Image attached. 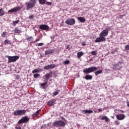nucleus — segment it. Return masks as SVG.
<instances>
[{
  "instance_id": "39448f33",
  "label": "nucleus",
  "mask_w": 129,
  "mask_h": 129,
  "mask_svg": "<svg viewBox=\"0 0 129 129\" xmlns=\"http://www.w3.org/2000/svg\"><path fill=\"white\" fill-rule=\"evenodd\" d=\"M7 58L8 59V63H12V62H16L17 60H19L20 59V56L18 55H15V56H6Z\"/></svg>"
},
{
  "instance_id": "f3484780",
  "label": "nucleus",
  "mask_w": 129,
  "mask_h": 129,
  "mask_svg": "<svg viewBox=\"0 0 129 129\" xmlns=\"http://www.w3.org/2000/svg\"><path fill=\"white\" fill-rule=\"evenodd\" d=\"M13 32L16 34H21V33H22V29H19V28L16 27L13 30Z\"/></svg>"
},
{
  "instance_id": "7ed1b4c3",
  "label": "nucleus",
  "mask_w": 129,
  "mask_h": 129,
  "mask_svg": "<svg viewBox=\"0 0 129 129\" xmlns=\"http://www.w3.org/2000/svg\"><path fill=\"white\" fill-rule=\"evenodd\" d=\"M52 125L55 127H64L66 124L62 120H57L53 122Z\"/></svg>"
},
{
  "instance_id": "0eeeda50",
  "label": "nucleus",
  "mask_w": 129,
  "mask_h": 129,
  "mask_svg": "<svg viewBox=\"0 0 129 129\" xmlns=\"http://www.w3.org/2000/svg\"><path fill=\"white\" fill-rule=\"evenodd\" d=\"M29 120H30V118H29L28 116H23L19 120L18 123L19 124H21V123H27V122H29Z\"/></svg>"
},
{
  "instance_id": "6ab92c4d",
  "label": "nucleus",
  "mask_w": 129,
  "mask_h": 129,
  "mask_svg": "<svg viewBox=\"0 0 129 129\" xmlns=\"http://www.w3.org/2000/svg\"><path fill=\"white\" fill-rule=\"evenodd\" d=\"M82 112H83L85 114H86V113L90 114L92 113L93 112V111L91 110H83Z\"/></svg>"
},
{
  "instance_id": "f257e3e1",
  "label": "nucleus",
  "mask_w": 129,
  "mask_h": 129,
  "mask_svg": "<svg viewBox=\"0 0 129 129\" xmlns=\"http://www.w3.org/2000/svg\"><path fill=\"white\" fill-rule=\"evenodd\" d=\"M108 36V29H104L100 33L99 37H97L95 40V43H99L100 42H105L106 38L105 37Z\"/></svg>"
},
{
  "instance_id": "c85d7f7f",
  "label": "nucleus",
  "mask_w": 129,
  "mask_h": 129,
  "mask_svg": "<svg viewBox=\"0 0 129 129\" xmlns=\"http://www.w3.org/2000/svg\"><path fill=\"white\" fill-rule=\"evenodd\" d=\"M102 73V70H100L99 71H96L95 72V75L97 76V75H99V74H101Z\"/></svg>"
},
{
  "instance_id": "a18cd8bd",
  "label": "nucleus",
  "mask_w": 129,
  "mask_h": 129,
  "mask_svg": "<svg viewBox=\"0 0 129 129\" xmlns=\"http://www.w3.org/2000/svg\"><path fill=\"white\" fill-rule=\"evenodd\" d=\"M98 110L99 112H101V111H102V109H98Z\"/></svg>"
},
{
  "instance_id": "4be33fe9",
  "label": "nucleus",
  "mask_w": 129,
  "mask_h": 129,
  "mask_svg": "<svg viewBox=\"0 0 129 129\" xmlns=\"http://www.w3.org/2000/svg\"><path fill=\"white\" fill-rule=\"evenodd\" d=\"M84 78L86 79V80H91L93 78V77L90 75H86Z\"/></svg>"
},
{
  "instance_id": "6e6552de",
  "label": "nucleus",
  "mask_w": 129,
  "mask_h": 129,
  "mask_svg": "<svg viewBox=\"0 0 129 129\" xmlns=\"http://www.w3.org/2000/svg\"><path fill=\"white\" fill-rule=\"evenodd\" d=\"M58 52V49H47L45 51V55H50L51 54H55Z\"/></svg>"
},
{
  "instance_id": "dca6fc26",
  "label": "nucleus",
  "mask_w": 129,
  "mask_h": 129,
  "mask_svg": "<svg viewBox=\"0 0 129 129\" xmlns=\"http://www.w3.org/2000/svg\"><path fill=\"white\" fill-rule=\"evenodd\" d=\"M41 72H43V69L38 68V69H36L34 70L32 72V73H33V74H35V73H36V74L41 73Z\"/></svg>"
},
{
  "instance_id": "ea45409f",
  "label": "nucleus",
  "mask_w": 129,
  "mask_h": 129,
  "mask_svg": "<svg viewBox=\"0 0 129 129\" xmlns=\"http://www.w3.org/2000/svg\"><path fill=\"white\" fill-rule=\"evenodd\" d=\"M115 123L116 125H119V124H120V122L118 120L115 121Z\"/></svg>"
},
{
  "instance_id": "1a4fd4ad",
  "label": "nucleus",
  "mask_w": 129,
  "mask_h": 129,
  "mask_svg": "<svg viewBox=\"0 0 129 129\" xmlns=\"http://www.w3.org/2000/svg\"><path fill=\"white\" fill-rule=\"evenodd\" d=\"M21 9L22 7L20 6L14 7L13 9L9 10L8 13V14H12V13H17V12H19V11Z\"/></svg>"
},
{
  "instance_id": "9b49d317",
  "label": "nucleus",
  "mask_w": 129,
  "mask_h": 129,
  "mask_svg": "<svg viewBox=\"0 0 129 129\" xmlns=\"http://www.w3.org/2000/svg\"><path fill=\"white\" fill-rule=\"evenodd\" d=\"M39 29L43 31H48L50 29V27L46 24H42L39 26Z\"/></svg>"
},
{
  "instance_id": "de8ad7c7",
  "label": "nucleus",
  "mask_w": 129,
  "mask_h": 129,
  "mask_svg": "<svg viewBox=\"0 0 129 129\" xmlns=\"http://www.w3.org/2000/svg\"><path fill=\"white\" fill-rule=\"evenodd\" d=\"M127 106H128V107H129V101L127 102Z\"/></svg>"
},
{
  "instance_id": "4468645a",
  "label": "nucleus",
  "mask_w": 129,
  "mask_h": 129,
  "mask_svg": "<svg viewBox=\"0 0 129 129\" xmlns=\"http://www.w3.org/2000/svg\"><path fill=\"white\" fill-rule=\"evenodd\" d=\"M116 117L118 120H122L123 119H124L125 116L124 114H119L116 116Z\"/></svg>"
},
{
  "instance_id": "473e14b6",
  "label": "nucleus",
  "mask_w": 129,
  "mask_h": 129,
  "mask_svg": "<svg viewBox=\"0 0 129 129\" xmlns=\"http://www.w3.org/2000/svg\"><path fill=\"white\" fill-rule=\"evenodd\" d=\"M64 65H68V64H70V61L67 60L64 61Z\"/></svg>"
},
{
  "instance_id": "cd10ccee",
  "label": "nucleus",
  "mask_w": 129,
  "mask_h": 129,
  "mask_svg": "<svg viewBox=\"0 0 129 129\" xmlns=\"http://www.w3.org/2000/svg\"><path fill=\"white\" fill-rule=\"evenodd\" d=\"M25 40L26 41H33V37H32V36H27Z\"/></svg>"
},
{
  "instance_id": "72a5a7b5",
  "label": "nucleus",
  "mask_w": 129,
  "mask_h": 129,
  "mask_svg": "<svg viewBox=\"0 0 129 129\" xmlns=\"http://www.w3.org/2000/svg\"><path fill=\"white\" fill-rule=\"evenodd\" d=\"M97 52V51H92L91 52L92 55H93L94 56L97 55V52Z\"/></svg>"
},
{
  "instance_id": "a211bd4d",
  "label": "nucleus",
  "mask_w": 129,
  "mask_h": 129,
  "mask_svg": "<svg viewBox=\"0 0 129 129\" xmlns=\"http://www.w3.org/2000/svg\"><path fill=\"white\" fill-rule=\"evenodd\" d=\"M44 79L45 80H49L51 77H52V75L49 74V73H47L44 76Z\"/></svg>"
},
{
  "instance_id": "2eb2a0df",
  "label": "nucleus",
  "mask_w": 129,
  "mask_h": 129,
  "mask_svg": "<svg viewBox=\"0 0 129 129\" xmlns=\"http://www.w3.org/2000/svg\"><path fill=\"white\" fill-rule=\"evenodd\" d=\"M121 64L122 62L119 61L117 63L114 64V67H115L116 69H118V70H119V69H121V68H122Z\"/></svg>"
},
{
  "instance_id": "c9c22d12",
  "label": "nucleus",
  "mask_w": 129,
  "mask_h": 129,
  "mask_svg": "<svg viewBox=\"0 0 129 129\" xmlns=\"http://www.w3.org/2000/svg\"><path fill=\"white\" fill-rule=\"evenodd\" d=\"M41 40V37H39L38 38H36V39L33 41V43H37V42H39Z\"/></svg>"
},
{
  "instance_id": "603ef678",
  "label": "nucleus",
  "mask_w": 129,
  "mask_h": 129,
  "mask_svg": "<svg viewBox=\"0 0 129 129\" xmlns=\"http://www.w3.org/2000/svg\"><path fill=\"white\" fill-rule=\"evenodd\" d=\"M0 76H1V74H0Z\"/></svg>"
},
{
  "instance_id": "bb28decb",
  "label": "nucleus",
  "mask_w": 129,
  "mask_h": 129,
  "mask_svg": "<svg viewBox=\"0 0 129 129\" xmlns=\"http://www.w3.org/2000/svg\"><path fill=\"white\" fill-rule=\"evenodd\" d=\"M38 2L40 5H45L46 0H38Z\"/></svg>"
},
{
  "instance_id": "3c124183",
  "label": "nucleus",
  "mask_w": 129,
  "mask_h": 129,
  "mask_svg": "<svg viewBox=\"0 0 129 129\" xmlns=\"http://www.w3.org/2000/svg\"><path fill=\"white\" fill-rule=\"evenodd\" d=\"M108 30H111V29H110V28H108Z\"/></svg>"
},
{
  "instance_id": "b1692460",
  "label": "nucleus",
  "mask_w": 129,
  "mask_h": 129,
  "mask_svg": "<svg viewBox=\"0 0 129 129\" xmlns=\"http://www.w3.org/2000/svg\"><path fill=\"white\" fill-rule=\"evenodd\" d=\"M84 55V53L83 51H80L77 53V57L78 58H81L82 56Z\"/></svg>"
},
{
  "instance_id": "9d476101",
  "label": "nucleus",
  "mask_w": 129,
  "mask_h": 129,
  "mask_svg": "<svg viewBox=\"0 0 129 129\" xmlns=\"http://www.w3.org/2000/svg\"><path fill=\"white\" fill-rule=\"evenodd\" d=\"M65 23L67 25H70V26H73L75 24V19L74 18L68 19L66 20Z\"/></svg>"
},
{
  "instance_id": "8fccbe9b",
  "label": "nucleus",
  "mask_w": 129,
  "mask_h": 129,
  "mask_svg": "<svg viewBox=\"0 0 129 129\" xmlns=\"http://www.w3.org/2000/svg\"><path fill=\"white\" fill-rule=\"evenodd\" d=\"M120 111H121V112H123V111H122V110H121Z\"/></svg>"
},
{
  "instance_id": "393cba45",
  "label": "nucleus",
  "mask_w": 129,
  "mask_h": 129,
  "mask_svg": "<svg viewBox=\"0 0 129 129\" xmlns=\"http://www.w3.org/2000/svg\"><path fill=\"white\" fill-rule=\"evenodd\" d=\"M5 16V11L3 9V8L0 9V17H3Z\"/></svg>"
},
{
  "instance_id": "4c0bfd02",
  "label": "nucleus",
  "mask_w": 129,
  "mask_h": 129,
  "mask_svg": "<svg viewBox=\"0 0 129 129\" xmlns=\"http://www.w3.org/2000/svg\"><path fill=\"white\" fill-rule=\"evenodd\" d=\"M125 49L126 51H129V44L125 45Z\"/></svg>"
},
{
  "instance_id": "09e8293b",
  "label": "nucleus",
  "mask_w": 129,
  "mask_h": 129,
  "mask_svg": "<svg viewBox=\"0 0 129 129\" xmlns=\"http://www.w3.org/2000/svg\"><path fill=\"white\" fill-rule=\"evenodd\" d=\"M49 74H50V75H52V74H53V72H50Z\"/></svg>"
},
{
  "instance_id": "20e7f679",
  "label": "nucleus",
  "mask_w": 129,
  "mask_h": 129,
  "mask_svg": "<svg viewBox=\"0 0 129 129\" xmlns=\"http://www.w3.org/2000/svg\"><path fill=\"white\" fill-rule=\"evenodd\" d=\"M97 71V68L96 67H91L89 68L85 69L83 72L85 74H89V73H92V72H94V71Z\"/></svg>"
},
{
  "instance_id": "e433bc0d",
  "label": "nucleus",
  "mask_w": 129,
  "mask_h": 129,
  "mask_svg": "<svg viewBox=\"0 0 129 129\" xmlns=\"http://www.w3.org/2000/svg\"><path fill=\"white\" fill-rule=\"evenodd\" d=\"M44 45V43H37L36 44V46H37L38 47H40L41 46H43Z\"/></svg>"
},
{
  "instance_id": "f704fd0d",
  "label": "nucleus",
  "mask_w": 129,
  "mask_h": 129,
  "mask_svg": "<svg viewBox=\"0 0 129 129\" xmlns=\"http://www.w3.org/2000/svg\"><path fill=\"white\" fill-rule=\"evenodd\" d=\"M7 35V32L5 31L3 32V33L2 34V37H3V38H5V37H6Z\"/></svg>"
},
{
  "instance_id": "5701e85b",
  "label": "nucleus",
  "mask_w": 129,
  "mask_h": 129,
  "mask_svg": "<svg viewBox=\"0 0 129 129\" xmlns=\"http://www.w3.org/2000/svg\"><path fill=\"white\" fill-rule=\"evenodd\" d=\"M78 19L79 21H80L81 23H85L86 19L85 18L82 17H78Z\"/></svg>"
},
{
  "instance_id": "f03ea898",
  "label": "nucleus",
  "mask_w": 129,
  "mask_h": 129,
  "mask_svg": "<svg viewBox=\"0 0 129 129\" xmlns=\"http://www.w3.org/2000/svg\"><path fill=\"white\" fill-rule=\"evenodd\" d=\"M36 0H30L29 2H26L25 6L26 7L27 11H29L36 7Z\"/></svg>"
},
{
  "instance_id": "49530a36",
  "label": "nucleus",
  "mask_w": 129,
  "mask_h": 129,
  "mask_svg": "<svg viewBox=\"0 0 129 129\" xmlns=\"http://www.w3.org/2000/svg\"><path fill=\"white\" fill-rule=\"evenodd\" d=\"M85 45H86V44L85 43V42H84L82 43V45L83 46H85Z\"/></svg>"
},
{
  "instance_id": "ddd939ff",
  "label": "nucleus",
  "mask_w": 129,
  "mask_h": 129,
  "mask_svg": "<svg viewBox=\"0 0 129 129\" xmlns=\"http://www.w3.org/2000/svg\"><path fill=\"white\" fill-rule=\"evenodd\" d=\"M54 104H56V99H52L47 102V105L50 106H53Z\"/></svg>"
},
{
  "instance_id": "58836bf2",
  "label": "nucleus",
  "mask_w": 129,
  "mask_h": 129,
  "mask_svg": "<svg viewBox=\"0 0 129 129\" xmlns=\"http://www.w3.org/2000/svg\"><path fill=\"white\" fill-rule=\"evenodd\" d=\"M45 5H46L47 6H52V3L47 2L45 3Z\"/></svg>"
},
{
  "instance_id": "aec40b11",
  "label": "nucleus",
  "mask_w": 129,
  "mask_h": 129,
  "mask_svg": "<svg viewBox=\"0 0 129 129\" xmlns=\"http://www.w3.org/2000/svg\"><path fill=\"white\" fill-rule=\"evenodd\" d=\"M39 113H41V109L37 110L35 113H33L32 114V117H36V116H38Z\"/></svg>"
},
{
  "instance_id": "37998d69",
  "label": "nucleus",
  "mask_w": 129,
  "mask_h": 129,
  "mask_svg": "<svg viewBox=\"0 0 129 129\" xmlns=\"http://www.w3.org/2000/svg\"><path fill=\"white\" fill-rule=\"evenodd\" d=\"M29 19H34V15L29 16Z\"/></svg>"
},
{
  "instance_id": "a878e982",
  "label": "nucleus",
  "mask_w": 129,
  "mask_h": 129,
  "mask_svg": "<svg viewBox=\"0 0 129 129\" xmlns=\"http://www.w3.org/2000/svg\"><path fill=\"white\" fill-rule=\"evenodd\" d=\"M47 84H48V81H46L45 83L41 84L40 85L41 87H43V89H46V88H47L45 87V85H47Z\"/></svg>"
},
{
  "instance_id": "79ce46f5",
  "label": "nucleus",
  "mask_w": 129,
  "mask_h": 129,
  "mask_svg": "<svg viewBox=\"0 0 129 129\" xmlns=\"http://www.w3.org/2000/svg\"><path fill=\"white\" fill-rule=\"evenodd\" d=\"M59 92L56 91L53 93V95H58Z\"/></svg>"
},
{
  "instance_id": "412c9836",
  "label": "nucleus",
  "mask_w": 129,
  "mask_h": 129,
  "mask_svg": "<svg viewBox=\"0 0 129 129\" xmlns=\"http://www.w3.org/2000/svg\"><path fill=\"white\" fill-rule=\"evenodd\" d=\"M102 120H105L106 122H109L110 121V119L107 117L106 116H104L101 117Z\"/></svg>"
},
{
  "instance_id": "423d86ee",
  "label": "nucleus",
  "mask_w": 129,
  "mask_h": 129,
  "mask_svg": "<svg viewBox=\"0 0 129 129\" xmlns=\"http://www.w3.org/2000/svg\"><path fill=\"white\" fill-rule=\"evenodd\" d=\"M26 112H27V111L26 110H15L13 114L14 115H15V116H18V115H25L26 114Z\"/></svg>"
},
{
  "instance_id": "2f4dec72",
  "label": "nucleus",
  "mask_w": 129,
  "mask_h": 129,
  "mask_svg": "<svg viewBox=\"0 0 129 129\" xmlns=\"http://www.w3.org/2000/svg\"><path fill=\"white\" fill-rule=\"evenodd\" d=\"M19 23H20V20H17V21H13V26H14V27H16V25H17V24H19Z\"/></svg>"
},
{
  "instance_id": "f8f14e48",
  "label": "nucleus",
  "mask_w": 129,
  "mask_h": 129,
  "mask_svg": "<svg viewBox=\"0 0 129 129\" xmlns=\"http://www.w3.org/2000/svg\"><path fill=\"white\" fill-rule=\"evenodd\" d=\"M56 67V64H48L47 66H45L44 67V70H49V69H54Z\"/></svg>"
},
{
  "instance_id": "c03bdc74",
  "label": "nucleus",
  "mask_w": 129,
  "mask_h": 129,
  "mask_svg": "<svg viewBox=\"0 0 129 129\" xmlns=\"http://www.w3.org/2000/svg\"><path fill=\"white\" fill-rule=\"evenodd\" d=\"M16 129H22V127L21 126H16L15 127Z\"/></svg>"
},
{
  "instance_id": "7c9ffc66",
  "label": "nucleus",
  "mask_w": 129,
  "mask_h": 129,
  "mask_svg": "<svg viewBox=\"0 0 129 129\" xmlns=\"http://www.w3.org/2000/svg\"><path fill=\"white\" fill-rule=\"evenodd\" d=\"M33 77L34 78H39V77H41V75H40V74L36 73L33 75Z\"/></svg>"
},
{
  "instance_id": "a19ab883",
  "label": "nucleus",
  "mask_w": 129,
  "mask_h": 129,
  "mask_svg": "<svg viewBox=\"0 0 129 129\" xmlns=\"http://www.w3.org/2000/svg\"><path fill=\"white\" fill-rule=\"evenodd\" d=\"M123 17H124V15H119L118 18V19H122Z\"/></svg>"
},
{
  "instance_id": "c756f323",
  "label": "nucleus",
  "mask_w": 129,
  "mask_h": 129,
  "mask_svg": "<svg viewBox=\"0 0 129 129\" xmlns=\"http://www.w3.org/2000/svg\"><path fill=\"white\" fill-rule=\"evenodd\" d=\"M4 44H5V45L8 44H9V45H12V42L9 40H6L4 41Z\"/></svg>"
}]
</instances>
